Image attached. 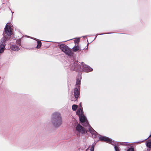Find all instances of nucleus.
<instances>
[{
    "instance_id": "1",
    "label": "nucleus",
    "mask_w": 151,
    "mask_h": 151,
    "mask_svg": "<svg viewBox=\"0 0 151 151\" xmlns=\"http://www.w3.org/2000/svg\"><path fill=\"white\" fill-rule=\"evenodd\" d=\"M89 131L90 132L93 138H95L98 137L99 140L101 141H104L106 142L111 144V145L114 146V147L115 151H120L119 147L117 146L119 145L124 144L127 145V143H128L126 142H115L113 141L111 139L105 136H102L101 135H99L98 133L95 131L91 127L89 126L88 128Z\"/></svg>"
},
{
    "instance_id": "2",
    "label": "nucleus",
    "mask_w": 151,
    "mask_h": 151,
    "mask_svg": "<svg viewBox=\"0 0 151 151\" xmlns=\"http://www.w3.org/2000/svg\"><path fill=\"white\" fill-rule=\"evenodd\" d=\"M51 122L55 127H59L61 125L62 117L59 113L56 112L52 114L51 116Z\"/></svg>"
},
{
    "instance_id": "3",
    "label": "nucleus",
    "mask_w": 151,
    "mask_h": 151,
    "mask_svg": "<svg viewBox=\"0 0 151 151\" xmlns=\"http://www.w3.org/2000/svg\"><path fill=\"white\" fill-rule=\"evenodd\" d=\"M81 77H80V79L77 78L76 81V83L75 85V87L74 88V96L76 101L80 95V82L81 79ZM72 101H74V100L71 99Z\"/></svg>"
},
{
    "instance_id": "4",
    "label": "nucleus",
    "mask_w": 151,
    "mask_h": 151,
    "mask_svg": "<svg viewBox=\"0 0 151 151\" xmlns=\"http://www.w3.org/2000/svg\"><path fill=\"white\" fill-rule=\"evenodd\" d=\"M74 127L76 134L79 136L81 135L84 134L87 132L86 130L79 124H76Z\"/></svg>"
},
{
    "instance_id": "5",
    "label": "nucleus",
    "mask_w": 151,
    "mask_h": 151,
    "mask_svg": "<svg viewBox=\"0 0 151 151\" xmlns=\"http://www.w3.org/2000/svg\"><path fill=\"white\" fill-rule=\"evenodd\" d=\"M60 47L61 50L64 52L66 55L71 57L73 55V53L71 50L70 49L68 46L64 44H61Z\"/></svg>"
},
{
    "instance_id": "6",
    "label": "nucleus",
    "mask_w": 151,
    "mask_h": 151,
    "mask_svg": "<svg viewBox=\"0 0 151 151\" xmlns=\"http://www.w3.org/2000/svg\"><path fill=\"white\" fill-rule=\"evenodd\" d=\"M3 34L5 37V40L3 41V42H4L6 40H8L7 38L10 37L11 35V28L9 26L6 25L4 28V31L3 32Z\"/></svg>"
},
{
    "instance_id": "7",
    "label": "nucleus",
    "mask_w": 151,
    "mask_h": 151,
    "mask_svg": "<svg viewBox=\"0 0 151 151\" xmlns=\"http://www.w3.org/2000/svg\"><path fill=\"white\" fill-rule=\"evenodd\" d=\"M79 117L81 122L83 123V124H82L83 126L86 127L88 126V122L86 119V118L84 115L83 114Z\"/></svg>"
},
{
    "instance_id": "8",
    "label": "nucleus",
    "mask_w": 151,
    "mask_h": 151,
    "mask_svg": "<svg viewBox=\"0 0 151 151\" xmlns=\"http://www.w3.org/2000/svg\"><path fill=\"white\" fill-rule=\"evenodd\" d=\"M83 64L84 65L83 66V68L85 72H89L92 70L93 69L91 68L90 67L87 65H85L84 63Z\"/></svg>"
},
{
    "instance_id": "9",
    "label": "nucleus",
    "mask_w": 151,
    "mask_h": 151,
    "mask_svg": "<svg viewBox=\"0 0 151 151\" xmlns=\"http://www.w3.org/2000/svg\"><path fill=\"white\" fill-rule=\"evenodd\" d=\"M10 49L13 51H17L19 50L20 48L19 47L16 45H11Z\"/></svg>"
},
{
    "instance_id": "10",
    "label": "nucleus",
    "mask_w": 151,
    "mask_h": 151,
    "mask_svg": "<svg viewBox=\"0 0 151 151\" xmlns=\"http://www.w3.org/2000/svg\"><path fill=\"white\" fill-rule=\"evenodd\" d=\"M74 65L75 70H77L80 69L81 67L80 65L77 62L74 63Z\"/></svg>"
},
{
    "instance_id": "11",
    "label": "nucleus",
    "mask_w": 151,
    "mask_h": 151,
    "mask_svg": "<svg viewBox=\"0 0 151 151\" xmlns=\"http://www.w3.org/2000/svg\"><path fill=\"white\" fill-rule=\"evenodd\" d=\"M76 114L78 115L79 116L83 114V110L81 109H79L77 110L76 112Z\"/></svg>"
},
{
    "instance_id": "12",
    "label": "nucleus",
    "mask_w": 151,
    "mask_h": 151,
    "mask_svg": "<svg viewBox=\"0 0 151 151\" xmlns=\"http://www.w3.org/2000/svg\"><path fill=\"white\" fill-rule=\"evenodd\" d=\"M5 46V44L1 45H0V53H1L4 52Z\"/></svg>"
},
{
    "instance_id": "13",
    "label": "nucleus",
    "mask_w": 151,
    "mask_h": 151,
    "mask_svg": "<svg viewBox=\"0 0 151 151\" xmlns=\"http://www.w3.org/2000/svg\"><path fill=\"white\" fill-rule=\"evenodd\" d=\"M79 47L78 45H75L73 48V49L74 51L76 52L80 50Z\"/></svg>"
},
{
    "instance_id": "14",
    "label": "nucleus",
    "mask_w": 151,
    "mask_h": 151,
    "mask_svg": "<svg viewBox=\"0 0 151 151\" xmlns=\"http://www.w3.org/2000/svg\"><path fill=\"white\" fill-rule=\"evenodd\" d=\"M146 146L149 148H151V141H149L146 144Z\"/></svg>"
},
{
    "instance_id": "15",
    "label": "nucleus",
    "mask_w": 151,
    "mask_h": 151,
    "mask_svg": "<svg viewBox=\"0 0 151 151\" xmlns=\"http://www.w3.org/2000/svg\"><path fill=\"white\" fill-rule=\"evenodd\" d=\"M77 108V105L75 104L73 105L72 106V110L74 111L76 110Z\"/></svg>"
},
{
    "instance_id": "16",
    "label": "nucleus",
    "mask_w": 151,
    "mask_h": 151,
    "mask_svg": "<svg viewBox=\"0 0 151 151\" xmlns=\"http://www.w3.org/2000/svg\"><path fill=\"white\" fill-rule=\"evenodd\" d=\"M37 45L36 47L38 49L41 47V42L40 41H38L37 42Z\"/></svg>"
},
{
    "instance_id": "17",
    "label": "nucleus",
    "mask_w": 151,
    "mask_h": 151,
    "mask_svg": "<svg viewBox=\"0 0 151 151\" xmlns=\"http://www.w3.org/2000/svg\"><path fill=\"white\" fill-rule=\"evenodd\" d=\"M95 145L93 144L91 146V147L90 149V151H94V146Z\"/></svg>"
},
{
    "instance_id": "18",
    "label": "nucleus",
    "mask_w": 151,
    "mask_h": 151,
    "mask_svg": "<svg viewBox=\"0 0 151 151\" xmlns=\"http://www.w3.org/2000/svg\"><path fill=\"white\" fill-rule=\"evenodd\" d=\"M79 41H80V38H78L77 39H75V40H74L75 43L77 44H78Z\"/></svg>"
},
{
    "instance_id": "19",
    "label": "nucleus",
    "mask_w": 151,
    "mask_h": 151,
    "mask_svg": "<svg viewBox=\"0 0 151 151\" xmlns=\"http://www.w3.org/2000/svg\"><path fill=\"white\" fill-rule=\"evenodd\" d=\"M127 151H134V149L133 147H130L128 148Z\"/></svg>"
},
{
    "instance_id": "20",
    "label": "nucleus",
    "mask_w": 151,
    "mask_h": 151,
    "mask_svg": "<svg viewBox=\"0 0 151 151\" xmlns=\"http://www.w3.org/2000/svg\"><path fill=\"white\" fill-rule=\"evenodd\" d=\"M16 42L18 45H20V42L19 41V40L17 41Z\"/></svg>"
},
{
    "instance_id": "21",
    "label": "nucleus",
    "mask_w": 151,
    "mask_h": 151,
    "mask_svg": "<svg viewBox=\"0 0 151 151\" xmlns=\"http://www.w3.org/2000/svg\"><path fill=\"white\" fill-rule=\"evenodd\" d=\"M107 34V33H102L101 34H97V35H102L106 34Z\"/></svg>"
},
{
    "instance_id": "22",
    "label": "nucleus",
    "mask_w": 151,
    "mask_h": 151,
    "mask_svg": "<svg viewBox=\"0 0 151 151\" xmlns=\"http://www.w3.org/2000/svg\"><path fill=\"white\" fill-rule=\"evenodd\" d=\"M81 65H83V62H82V63H81Z\"/></svg>"
},
{
    "instance_id": "23",
    "label": "nucleus",
    "mask_w": 151,
    "mask_h": 151,
    "mask_svg": "<svg viewBox=\"0 0 151 151\" xmlns=\"http://www.w3.org/2000/svg\"><path fill=\"white\" fill-rule=\"evenodd\" d=\"M12 12V14H13V13H14V12Z\"/></svg>"
}]
</instances>
